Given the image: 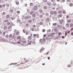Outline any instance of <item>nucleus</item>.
I'll return each instance as SVG.
<instances>
[{
	"label": "nucleus",
	"instance_id": "obj_1",
	"mask_svg": "<svg viewBox=\"0 0 73 73\" xmlns=\"http://www.w3.org/2000/svg\"><path fill=\"white\" fill-rule=\"evenodd\" d=\"M45 48L43 47H42V48L40 50V53H41L44 50Z\"/></svg>",
	"mask_w": 73,
	"mask_h": 73
},
{
	"label": "nucleus",
	"instance_id": "obj_2",
	"mask_svg": "<svg viewBox=\"0 0 73 73\" xmlns=\"http://www.w3.org/2000/svg\"><path fill=\"white\" fill-rule=\"evenodd\" d=\"M33 9L34 11H36L37 9V7L36 6H35L33 8Z\"/></svg>",
	"mask_w": 73,
	"mask_h": 73
},
{
	"label": "nucleus",
	"instance_id": "obj_3",
	"mask_svg": "<svg viewBox=\"0 0 73 73\" xmlns=\"http://www.w3.org/2000/svg\"><path fill=\"white\" fill-rule=\"evenodd\" d=\"M23 43L24 45H26L27 44V41L26 40H24L23 41Z\"/></svg>",
	"mask_w": 73,
	"mask_h": 73
},
{
	"label": "nucleus",
	"instance_id": "obj_4",
	"mask_svg": "<svg viewBox=\"0 0 73 73\" xmlns=\"http://www.w3.org/2000/svg\"><path fill=\"white\" fill-rule=\"evenodd\" d=\"M32 22V20H29L28 21L27 23H31Z\"/></svg>",
	"mask_w": 73,
	"mask_h": 73
},
{
	"label": "nucleus",
	"instance_id": "obj_5",
	"mask_svg": "<svg viewBox=\"0 0 73 73\" xmlns=\"http://www.w3.org/2000/svg\"><path fill=\"white\" fill-rule=\"evenodd\" d=\"M39 13H42V12H43V11L42 10L40 9L39 11Z\"/></svg>",
	"mask_w": 73,
	"mask_h": 73
},
{
	"label": "nucleus",
	"instance_id": "obj_6",
	"mask_svg": "<svg viewBox=\"0 0 73 73\" xmlns=\"http://www.w3.org/2000/svg\"><path fill=\"white\" fill-rule=\"evenodd\" d=\"M21 37L20 36H18L17 38V40H20L21 39Z\"/></svg>",
	"mask_w": 73,
	"mask_h": 73
},
{
	"label": "nucleus",
	"instance_id": "obj_7",
	"mask_svg": "<svg viewBox=\"0 0 73 73\" xmlns=\"http://www.w3.org/2000/svg\"><path fill=\"white\" fill-rule=\"evenodd\" d=\"M0 40H1V41H5V39H4V38H2L1 39H0Z\"/></svg>",
	"mask_w": 73,
	"mask_h": 73
},
{
	"label": "nucleus",
	"instance_id": "obj_8",
	"mask_svg": "<svg viewBox=\"0 0 73 73\" xmlns=\"http://www.w3.org/2000/svg\"><path fill=\"white\" fill-rule=\"evenodd\" d=\"M44 9H48V7L46 6H45L44 7Z\"/></svg>",
	"mask_w": 73,
	"mask_h": 73
},
{
	"label": "nucleus",
	"instance_id": "obj_9",
	"mask_svg": "<svg viewBox=\"0 0 73 73\" xmlns=\"http://www.w3.org/2000/svg\"><path fill=\"white\" fill-rule=\"evenodd\" d=\"M70 27H73V21H72V23H71L70 24Z\"/></svg>",
	"mask_w": 73,
	"mask_h": 73
},
{
	"label": "nucleus",
	"instance_id": "obj_10",
	"mask_svg": "<svg viewBox=\"0 0 73 73\" xmlns=\"http://www.w3.org/2000/svg\"><path fill=\"white\" fill-rule=\"evenodd\" d=\"M66 27H69V24L68 23H67L66 24Z\"/></svg>",
	"mask_w": 73,
	"mask_h": 73
},
{
	"label": "nucleus",
	"instance_id": "obj_11",
	"mask_svg": "<svg viewBox=\"0 0 73 73\" xmlns=\"http://www.w3.org/2000/svg\"><path fill=\"white\" fill-rule=\"evenodd\" d=\"M9 15H6V17L7 19H9Z\"/></svg>",
	"mask_w": 73,
	"mask_h": 73
},
{
	"label": "nucleus",
	"instance_id": "obj_12",
	"mask_svg": "<svg viewBox=\"0 0 73 73\" xmlns=\"http://www.w3.org/2000/svg\"><path fill=\"white\" fill-rule=\"evenodd\" d=\"M9 21L8 20L6 19L4 21V23H7V22H8Z\"/></svg>",
	"mask_w": 73,
	"mask_h": 73
},
{
	"label": "nucleus",
	"instance_id": "obj_13",
	"mask_svg": "<svg viewBox=\"0 0 73 73\" xmlns=\"http://www.w3.org/2000/svg\"><path fill=\"white\" fill-rule=\"evenodd\" d=\"M47 5H49V6H50V5H51V3L49 2H48Z\"/></svg>",
	"mask_w": 73,
	"mask_h": 73
},
{
	"label": "nucleus",
	"instance_id": "obj_14",
	"mask_svg": "<svg viewBox=\"0 0 73 73\" xmlns=\"http://www.w3.org/2000/svg\"><path fill=\"white\" fill-rule=\"evenodd\" d=\"M33 13H34V12L33 11H31L30 13V15H32Z\"/></svg>",
	"mask_w": 73,
	"mask_h": 73
},
{
	"label": "nucleus",
	"instance_id": "obj_15",
	"mask_svg": "<svg viewBox=\"0 0 73 73\" xmlns=\"http://www.w3.org/2000/svg\"><path fill=\"white\" fill-rule=\"evenodd\" d=\"M57 25V24L56 23H54L53 24V26H56Z\"/></svg>",
	"mask_w": 73,
	"mask_h": 73
},
{
	"label": "nucleus",
	"instance_id": "obj_16",
	"mask_svg": "<svg viewBox=\"0 0 73 73\" xmlns=\"http://www.w3.org/2000/svg\"><path fill=\"white\" fill-rule=\"evenodd\" d=\"M32 16L33 17H36V15L35 14H34Z\"/></svg>",
	"mask_w": 73,
	"mask_h": 73
},
{
	"label": "nucleus",
	"instance_id": "obj_17",
	"mask_svg": "<svg viewBox=\"0 0 73 73\" xmlns=\"http://www.w3.org/2000/svg\"><path fill=\"white\" fill-rule=\"evenodd\" d=\"M19 41L20 42H23V40L21 39H19Z\"/></svg>",
	"mask_w": 73,
	"mask_h": 73
},
{
	"label": "nucleus",
	"instance_id": "obj_18",
	"mask_svg": "<svg viewBox=\"0 0 73 73\" xmlns=\"http://www.w3.org/2000/svg\"><path fill=\"white\" fill-rule=\"evenodd\" d=\"M28 39L29 40H31L32 39V38L31 37V36H29L28 37Z\"/></svg>",
	"mask_w": 73,
	"mask_h": 73
},
{
	"label": "nucleus",
	"instance_id": "obj_19",
	"mask_svg": "<svg viewBox=\"0 0 73 73\" xmlns=\"http://www.w3.org/2000/svg\"><path fill=\"white\" fill-rule=\"evenodd\" d=\"M30 6H33V4L32 3H30Z\"/></svg>",
	"mask_w": 73,
	"mask_h": 73
},
{
	"label": "nucleus",
	"instance_id": "obj_20",
	"mask_svg": "<svg viewBox=\"0 0 73 73\" xmlns=\"http://www.w3.org/2000/svg\"><path fill=\"white\" fill-rule=\"evenodd\" d=\"M28 34H29V32H28V31H26V35H28Z\"/></svg>",
	"mask_w": 73,
	"mask_h": 73
},
{
	"label": "nucleus",
	"instance_id": "obj_21",
	"mask_svg": "<svg viewBox=\"0 0 73 73\" xmlns=\"http://www.w3.org/2000/svg\"><path fill=\"white\" fill-rule=\"evenodd\" d=\"M9 37L10 38H11V37H12V35L11 34H10L9 36Z\"/></svg>",
	"mask_w": 73,
	"mask_h": 73
},
{
	"label": "nucleus",
	"instance_id": "obj_22",
	"mask_svg": "<svg viewBox=\"0 0 73 73\" xmlns=\"http://www.w3.org/2000/svg\"><path fill=\"white\" fill-rule=\"evenodd\" d=\"M53 14H54V15H56L57 14V12H56V11H54L53 12Z\"/></svg>",
	"mask_w": 73,
	"mask_h": 73
},
{
	"label": "nucleus",
	"instance_id": "obj_23",
	"mask_svg": "<svg viewBox=\"0 0 73 73\" xmlns=\"http://www.w3.org/2000/svg\"><path fill=\"white\" fill-rule=\"evenodd\" d=\"M6 5L7 7H9V5L8 4H7Z\"/></svg>",
	"mask_w": 73,
	"mask_h": 73
},
{
	"label": "nucleus",
	"instance_id": "obj_24",
	"mask_svg": "<svg viewBox=\"0 0 73 73\" xmlns=\"http://www.w3.org/2000/svg\"><path fill=\"white\" fill-rule=\"evenodd\" d=\"M63 13H64V14H65V13H66V11L65 10L63 11Z\"/></svg>",
	"mask_w": 73,
	"mask_h": 73
},
{
	"label": "nucleus",
	"instance_id": "obj_25",
	"mask_svg": "<svg viewBox=\"0 0 73 73\" xmlns=\"http://www.w3.org/2000/svg\"><path fill=\"white\" fill-rule=\"evenodd\" d=\"M26 26L27 27H29V25H28V24L27 23L26 24Z\"/></svg>",
	"mask_w": 73,
	"mask_h": 73
},
{
	"label": "nucleus",
	"instance_id": "obj_26",
	"mask_svg": "<svg viewBox=\"0 0 73 73\" xmlns=\"http://www.w3.org/2000/svg\"><path fill=\"white\" fill-rule=\"evenodd\" d=\"M68 23H70L71 22V20H68L67 21Z\"/></svg>",
	"mask_w": 73,
	"mask_h": 73
},
{
	"label": "nucleus",
	"instance_id": "obj_27",
	"mask_svg": "<svg viewBox=\"0 0 73 73\" xmlns=\"http://www.w3.org/2000/svg\"><path fill=\"white\" fill-rule=\"evenodd\" d=\"M10 22H9L7 23V25H10Z\"/></svg>",
	"mask_w": 73,
	"mask_h": 73
},
{
	"label": "nucleus",
	"instance_id": "obj_28",
	"mask_svg": "<svg viewBox=\"0 0 73 73\" xmlns=\"http://www.w3.org/2000/svg\"><path fill=\"white\" fill-rule=\"evenodd\" d=\"M58 16H59V17H62V15H58Z\"/></svg>",
	"mask_w": 73,
	"mask_h": 73
},
{
	"label": "nucleus",
	"instance_id": "obj_29",
	"mask_svg": "<svg viewBox=\"0 0 73 73\" xmlns=\"http://www.w3.org/2000/svg\"><path fill=\"white\" fill-rule=\"evenodd\" d=\"M23 33H25L26 32V31H25V29H23Z\"/></svg>",
	"mask_w": 73,
	"mask_h": 73
},
{
	"label": "nucleus",
	"instance_id": "obj_30",
	"mask_svg": "<svg viewBox=\"0 0 73 73\" xmlns=\"http://www.w3.org/2000/svg\"><path fill=\"white\" fill-rule=\"evenodd\" d=\"M42 41H43V40H42V39H40V42H42Z\"/></svg>",
	"mask_w": 73,
	"mask_h": 73
},
{
	"label": "nucleus",
	"instance_id": "obj_31",
	"mask_svg": "<svg viewBox=\"0 0 73 73\" xmlns=\"http://www.w3.org/2000/svg\"><path fill=\"white\" fill-rule=\"evenodd\" d=\"M5 12H3L2 13V15H3V16H4V15H5Z\"/></svg>",
	"mask_w": 73,
	"mask_h": 73
},
{
	"label": "nucleus",
	"instance_id": "obj_32",
	"mask_svg": "<svg viewBox=\"0 0 73 73\" xmlns=\"http://www.w3.org/2000/svg\"><path fill=\"white\" fill-rule=\"evenodd\" d=\"M16 3L17 5H18L19 4V2H16Z\"/></svg>",
	"mask_w": 73,
	"mask_h": 73
},
{
	"label": "nucleus",
	"instance_id": "obj_33",
	"mask_svg": "<svg viewBox=\"0 0 73 73\" xmlns=\"http://www.w3.org/2000/svg\"><path fill=\"white\" fill-rule=\"evenodd\" d=\"M17 13L18 14H19L20 13V11H17Z\"/></svg>",
	"mask_w": 73,
	"mask_h": 73
},
{
	"label": "nucleus",
	"instance_id": "obj_34",
	"mask_svg": "<svg viewBox=\"0 0 73 73\" xmlns=\"http://www.w3.org/2000/svg\"><path fill=\"white\" fill-rule=\"evenodd\" d=\"M40 17V18H42V17L43 16L42 15H40L39 16Z\"/></svg>",
	"mask_w": 73,
	"mask_h": 73
},
{
	"label": "nucleus",
	"instance_id": "obj_35",
	"mask_svg": "<svg viewBox=\"0 0 73 73\" xmlns=\"http://www.w3.org/2000/svg\"><path fill=\"white\" fill-rule=\"evenodd\" d=\"M42 32H45V29H43Z\"/></svg>",
	"mask_w": 73,
	"mask_h": 73
},
{
	"label": "nucleus",
	"instance_id": "obj_36",
	"mask_svg": "<svg viewBox=\"0 0 73 73\" xmlns=\"http://www.w3.org/2000/svg\"><path fill=\"white\" fill-rule=\"evenodd\" d=\"M19 32H17L16 33V35H19Z\"/></svg>",
	"mask_w": 73,
	"mask_h": 73
},
{
	"label": "nucleus",
	"instance_id": "obj_37",
	"mask_svg": "<svg viewBox=\"0 0 73 73\" xmlns=\"http://www.w3.org/2000/svg\"><path fill=\"white\" fill-rule=\"evenodd\" d=\"M58 12L59 13H61V10H59L58 11Z\"/></svg>",
	"mask_w": 73,
	"mask_h": 73
},
{
	"label": "nucleus",
	"instance_id": "obj_38",
	"mask_svg": "<svg viewBox=\"0 0 73 73\" xmlns=\"http://www.w3.org/2000/svg\"><path fill=\"white\" fill-rule=\"evenodd\" d=\"M36 34H34L33 35V37H36Z\"/></svg>",
	"mask_w": 73,
	"mask_h": 73
},
{
	"label": "nucleus",
	"instance_id": "obj_39",
	"mask_svg": "<svg viewBox=\"0 0 73 73\" xmlns=\"http://www.w3.org/2000/svg\"><path fill=\"white\" fill-rule=\"evenodd\" d=\"M5 4H3V7H5Z\"/></svg>",
	"mask_w": 73,
	"mask_h": 73
},
{
	"label": "nucleus",
	"instance_id": "obj_40",
	"mask_svg": "<svg viewBox=\"0 0 73 73\" xmlns=\"http://www.w3.org/2000/svg\"><path fill=\"white\" fill-rule=\"evenodd\" d=\"M4 29H7V27L6 26L4 27Z\"/></svg>",
	"mask_w": 73,
	"mask_h": 73
},
{
	"label": "nucleus",
	"instance_id": "obj_41",
	"mask_svg": "<svg viewBox=\"0 0 73 73\" xmlns=\"http://www.w3.org/2000/svg\"><path fill=\"white\" fill-rule=\"evenodd\" d=\"M32 43L34 44H36V42H35V41H33L32 42Z\"/></svg>",
	"mask_w": 73,
	"mask_h": 73
},
{
	"label": "nucleus",
	"instance_id": "obj_42",
	"mask_svg": "<svg viewBox=\"0 0 73 73\" xmlns=\"http://www.w3.org/2000/svg\"><path fill=\"white\" fill-rule=\"evenodd\" d=\"M73 5V3H71L70 4V6H71V7H72Z\"/></svg>",
	"mask_w": 73,
	"mask_h": 73
},
{
	"label": "nucleus",
	"instance_id": "obj_43",
	"mask_svg": "<svg viewBox=\"0 0 73 73\" xmlns=\"http://www.w3.org/2000/svg\"><path fill=\"white\" fill-rule=\"evenodd\" d=\"M5 37L7 38H8V35H6V36H5Z\"/></svg>",
	"mask_w": 73,
	"mask_h": 73
},
{
	"label": "nucleus",
	"instance_id": "obj_44",
	"mask_svg": "<svg viewBox=\"0 0 73 73\" xmlns=\"http://www.w3.org/2000/svg\"><path fill=\"white\" fill-rule=\"evenodd\" d=\"M68 67H71V66L70 65H68L67 66Z\"/></svg>",
	"mask_w": 73,
	"mask_h": 73
},
{
	"label": "nucleus",
	"instance_id": "obj_45",
	"mask_svg": "<svg viewBox=\"0 0 73 73\" xmlns=\"http://www.w3.org/2000/svg\"><path fill=\"white\" fill-rule=\"evenodd\" d=\"M61 35V33H59L58 34V35Z\"/></svg>",
	"mask_w": 73,
	"mask_h": 73
},
{
	"label": "nucleus",
	"instance_id": "obj_46",
	"mask_svg": "<svg viewBox=\"0 0 73 73\" xmlns=\"http://www.w3.org/2000/svg\"><path fill=\"white\" fill-rule=\"evenodd\" d=\"M43 2H44V3L46 2V0H43Z\"/></svg>",
	"mask_w": 73,
	"mask_h": 73
},
{
	"label": "nucleus",
	"instance_id": "obj_47",
	"mask_svg": "<svg viewBox=\"0 0 73 73\" xmlns=\"http://www.w3.org/2000/svg\"><path fill=\"white\" fill-rule=\"evenodd\" d=\"M68 35V33H65V36H67Z\"/></svg>",
	"mask_w": 73,
	"mask_h": 73
},
{
	"label": "nucleus",
	"instance_id": "obj_48",
	"mask_svg": "<svg viewBox=\"0 0 73 73\" xmlns=\"http://www.w3.org/2000/svg\"><path fill=\"white\" fill-rule=\"evenodd\" d=\"M30 43H28V44H29V45H31V41H30Z\"/></svg>",
	"mask_w": 73,
	"mask_h": 73
},
{
	"label": "nucleus",
	"instance_id": "obj_49",
	"mask_svg": "<svg viewBox=\"0 0 73 73\" xmlns=\"http://www.w3.org/2000/svg\"><path fill=\"white\" fill-rule=\"evenodd\" d=\"M2 8V5H0V8Z\"/></svg>",
	"mask_w": 73,
	"mask_h": 73
},
{
	"label": "nucleus",
	"instance_id": "obj_50",
	"mask_svg": "<svg viewBox=\"0 0 73 73\" xmlns=\"http://www.w3.org/2000/svg\"><path fill=\"white\" fill-rule=\"evenodd\" d=\"M17 44H20V42H19V41H18L17 42Z\"/></svg>",
	"mask_w": 73,
	"mask_h": 73
},
{
	"label": "nucleus",
	"instance_id": "obj_51",
	"mask_svg": "<svg viewBox=\"0 0 73 73\" xmlns=\"http://www.w3.org/2000/svg\"><path fill=\"white\" fill-rule=\"evenodd\" d=\"M70 31H73V28H71L70 29Z\"/></svg>",
	"mask_w": 73,
	"mask_h": 73
},
{
	"label": "nucleus",
	"instance_id": "obj_52",
	"mask_svg": "<svg viewBox=\"0 0 73 73\" xmlns=\"http://www.w3.org/2000/svg\"><path fill=\"white\" fill-rule=\"evenodd\" d=\"M25 7H27V4H25Z\"/></svg>",
	"mask_w": 73,
	"mask_h": 73
},
{
	"label": "nucleus",
	"instance_id": "obj_53",
	"mask_svg": "<svg viewBox=\"0 0 73 73\" xmlns=\"http://www.w3.org/2000/svg\"><path fill=\"white\" fill-rule=\"evenodd\" d=\"M69 15H67L66 16V18L67 19V18H69Z\"/></svg>",
	"mask_w": 73,
	"mask_h": 73
},
{
	"label": "nucleus",
	"instance_id": "obj_54",
	"mask_svg": "<svg viewBox=\"0 0 73 73\" xmlns=\"http://www.w3.org/2000/svg\"><path fill=\"white\" fill-rule=\"evenodd\" d=\"M42 14L43 15H45V13H42Z\"/></svg>",
	"mask_w": 73,
	"mask_h": 73
},
{
	"label": "nucleus",
	"instance_id": "obj_55",
	"mask_svg": "<svg viewBox=\"0 0 73 73\" xmlns=\"http://www.w3.org/2000/svg\"><path fill=\"white\" fill-rule=\"evenodd\" d=\"M46 36V35L45 34H44V37H45Z\"/></svg>",
	"mask_w": 73,
	"mask_h": 73
},
{
	"label": "nucleus",
	"instance_id": "obj_56",
	"mask_svg": "<svg viewBox=\"0 0 73 73\" xmlns=\"http://www.w3.org/2000/svg\"><path fill=\"white\" fill-rule=\"evenodd\" d=\"M5 32H4L3 33V35H4V36H5Z\"/></svg>",
	"mask_w": 73,
	"mask_h": 73
},
{
	"label": "nucleus",
	"instance_id": "obj_57",
	"mask_svg": "<svg viewBox=\"0 0 73 73\" xmlns=\"http://www.w3.org/2000/svg\"><path fill=\"white\" fill-rule=\"evenodd\" d=\"M11 27V26H9V27H8V28L9 29V28H10Z\"/></svg>",
	"mask_w": 73,
	"mask_h": 73
},
{
	"label": "nucleus",
	"instance_id": "obj_58",
	"mask_svg": "<svg viewBox=\"0 0 73 73\" xmlns=\"http://www.w3.org/2000/svg\"><path fill=\"white\" fill-rule=\"evenodd\" d=\"M71 35H72V36H73V32H72L71 33Z\"/></svg>",
	"mask_w": 73,
	"mask_h": 73
},
{
	"label": "nucleus",
	"instance_id": "obj_59",
	"mask_svg": "<svg viewBox=\"0 0 73 73\" xmlns=\"http://www.w3.org/2000/svg\"><path fill=\"white\" fill-rule=\"evenodd\" d=\"M70 33V31H68V34H69V33Z\"/></svg>",
	"mask_w": 73,
	"mask_h": 73
},
{
	"label": "nucleus",
	"instance_id": "obj_60",
	"mask_svg": "<svg viewBox=\"0 0 73 73\" xmlns=\"http://www.w3.org/2000/svg\"><path fill=\"white\" fill-rule=\"evenodd\" d=\"M48 60H50V57H48Z\"/></svg>",
	"mask_w": 73,
	"mask_h": 73
},
{
	"label": "nucleus",
	"instance_id": "obj_61",
	"mask_svg": "<svg viewBox=\"0 0 73 73\" xmlns=\"http://www.w3.org/2000/svg\"><path fill=\"white\" fill-rule=\"evenodd\" d=\"M2 33V32L0 30V35H1Z\"/></svg>",
	"mask_w": 73,
	"mask_h": 73
},
{
	"label": "nucleus",
	"instance_id": "obj_62",
	"mask_svg": "<svg viewBox=\"0 0 73 73\" xmlns=\"http://www.w3.org/2000/svg\"><path fill=\"white\" fill-rule=\"evenodd\" d=\"M49 54V52H47L46 53V55H47V54Z\"/></svg>",
	"mask_w": 73,
	"mask_h": 73
},
{
	"label": "nucleus",
	"instance_id": "obj_63",
	"mask_svg": "<svg viewBox=\"0 0 73 73\" xmlns=\"http://www.w3.org/2000/svg\"><path fill=\"white\" fill-rule=\"evenodd\" d=\"M33 27H36V26H35V25H33Z\"/></svg>",
	"mask_w": 73,
	"mask_h": 73
},
{
	"label": "nucleus",
	"instance_id": "obj_64",
	"mask_svg": "<svg viewBox=\"0 0 73 73\" xmlns=\"http://www.w3.org/2000/svg\"><path fill=\"white\" fill-rule=\"evenodd\" d=\"M52 9H55V8L54 7H53L52 8Z\"/></svg>",
	"mask_w": 73,
	"mask_h": 73
}]
</instances>
